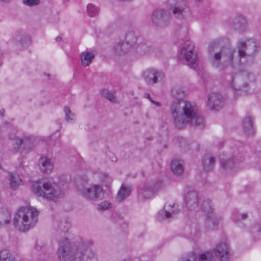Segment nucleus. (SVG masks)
Listing matches in <instances>:
<instances>
[{"mask_svg": "<svg viewBox=\"0 0 261 261\" xmlns=\"http://www.w3.org/2000/svg\"><path fill=\"white\" fill-rule=\"evenodd\" d=\"M98 177L101 184L106 187H109L111 184V178L106 173H100Z\"/></svg>", "mask_w": 261, "mask_h": 261, "instance_id": "473e14b6", "label": "nucleus"}, {"mask_svg": "<svg viewBox=\"0 0 261 261\" xmlns=\"http://www.w3.org/2000/svg\"><path fill=\"white\" fill-rule=\"evenodd\" d=\"M38 165L41 171L45 173L51 172L54 168L53 161L46 156L41 157Z\"/></svg>", "mask_w": 261, "mask_h": 261, "instance_id": "a211bd4d", "label": "nucleus"}, {"mask_svg": "<svg viewBox=\"0 0 261 261\" xmlns=\"http://www.w3.org/2000/svg\"><path fill=\"white\" fill-rule=\"evenodd\" d=\"M20 43L22 47H26L31 44V39L30 36L24 35L21 38Z\"/></svg>", "mask_w": 261, "mask_h": 261, "instance_id": "ea45409f", "label": "nucleus"}, {"mask_svg": "<svg viewBox=\"0 0 261 261\" xmlns=\"http://www.w3.org/2000/svg\"><path fill=\"white\" fill-rule=\"evenodd\" d=\"M57 254L60 261H91L95 256L87 245L82 244L77 249L72 248L67 238L60 240Z\"/></svg>", "mask_w": 261, "mask_h": 261, "instance_id": "7ed1b4c3", "label": "nucleus"}, {"mask_svg": "<svg viewBox=\"0 0 261 261\" xmlns=\"http://www.w3.org/2000/svg\"><path fill=\"white\" fill-rule=\"evenodd\" d=\"M123 261H129L128 259H124Z\"/></svg>", "mask_w": 261, "mask_h": 261, "instance_id": "4d7b16f0", "label": "nucleus"}, {"mask_svg": "<svg viewBox=\"0 0 261 261\" xmlns=\"http://www.w3.org/2000/svg\"><path fill=\"white\" fill-rule=\"evenodd\" d=\"M95 51H85L81 53L80 56L81 64L84 67L90 65L95 57Z\"/></svg>", "mask_w": 261, "mask_h": 261, "instance_id": "b1692460", "label": "nucleus"}, {"mask_svg": "<svg viewBox=\"0 0 261 261\" xmlns=\"http://www.w3.org/2000/svg\"><path fill=\"white\" fill-rule=\"evenodd\" d=\"M215 162V158L212 154L211 153L205 154L202 161L203 169L207 172L212 171L214 167Z\"/></svg>", "mask_w": 261, "mask_h": 261, "instance_id": "aec40b11", "label": "nucleus"}, {"mask_svg": "<svg viewBox=\"0 0 261 261\" xmlns=\"http://www.w3.org/2000/svg\"><path fill=\"white\" fill-rule=\"evenodd\" d=\"M39 213L32 206L20 208L13 219L15 227L20 231H26L33 228L37 223Z\"/></svg>", "mask_w": 261, "mask_h": 261, "instance_id": "20e7f679", "label": "nucleus"}, {"mask_svg": "<svg viewBox=\"0 0 261 261\" xmlns=\"http://www.w3.org/2000/svg\"><path fill=\"white\" fill-rule=\"evenodd\" d=\"M20 151H21V153H23V150H21Z\"/></svg>", "mask_w": 261, "mask_h": 261, "instance_id": "6e6d98bb", "label": "nucleus"}, {"mask_svg": "<svg viewBox=\"0 0 261 261\" xmlns=\"http://www.w3.org/2000/svg\"><path fill=\"white\" fill-rule=\"evenodd\" d=\"M187 206L191 208H196L198 207V194L195 191H191L187 194L185 197Z\"/></svg>", "mask_w": 261, "mask_h": 261, "instance_id": "412c9836", "label": "nucleus"}, {"mask_svg": "<svg viewBox=\"0 0 261 261\" xmlns=\"http://www.w3.org/2000/svg\"><path fill=\"white\" fill-rule=\"evenodd\" d=\"M13 255L8 250H3L0 252V261H6Z\"/></svg>", "mask_w": 261, "mask_h": 261, "instance_id": "4c0bfd02", "label": "nucleus"}, {"mask_svg": "<svg viewBox=\"0 0 261 261\" xmlns=\"http://www.w3.org/2000/svg\"><path fill=\"white\" fill-rule=\"evenodd\" d=\"M248 217V214L246 213H235L233 215V219L236 221H240L246 219Z\"/></svg>", "mask_w": 261, "mask_h": 261, "instance_id": "e433bc0d", "label": "nucleus"}, {"mask_svg": "<svg viewBox=\"0 0 261 261\" xmlns=\"http://www.w3.org/2000/svg\"><path fill=\"white\" fill-rule=\"evenodd\" d=\"M170 167L172 171L175 175H180L184 172V161L178 159L173 160L171 163Z\"/></svg>", "mask_w": 261, "mask_h": 261, "instance_id": "5701e85b", "label": "nucleus"}, {"mask_svg": "<svg viewBox=\"0 0 261 261\" xmlns=\"http://www.w3.org/2000/svg\"><path fill=\"white\" fill-rule=\"evenodd\" d=\"M170 19L169 13L163 9L155 10L152 16L153 23L160 27H164L167 25Z\"/></svg>", "mask_w": 261, "mask_h": 261, "instance_id": "6e6552de", "label": "nucleus"}, {"mask_svg": "<svg viewBox=\"0 0 261 261\" xmlns=\"http://www.w3.org/2000/svg\"><path fill=\"white\" fill-rule=\"evenodd\" d=\"M101 95L113 103H117L118 100L115 93L107 89H102L100 91Z\"/></svg>", "mask_w": 261, "mask_h": 261, "instance_id": "7c9ffc66", "label": "nucleus"}, {"mask_svg": "<svg viewBox=\"0 0 261 261\" xmlns=\"http://www.w3.org/2000/svg\"><path fill=\"white\" fill-rule=\"evenodd\" d=\"M202 208L206 215L213 214L214 208L212 205V202L210 200L207 199L204 201L202 203Z\"/></svg>", "mask_w": 261, "mask_h": 261, "instance_id": "2f4dec72", "label": "nucleus"}, {"mask_svg": "<svg viewBox=\"0 0 261 261\" xmlns=\"http://www.w3.org/2000/svg\"><path fill=\"white\" fill-rule=\"evenodd\" d=\"M9 181L10 187L13 190L17 189L21 182V179L18 175L12 173L9 175Z\"/></svg>", "mask_w": 261, "mask_h": 261, "instance_id": "c756f323", "label": "nucleus"}, {"mask_svg": "<svg viewBox=\"0 0 261 261\" xmlns=\"http://www.w3.org/2000/svg\"><path fill=\"white\" fill-rule=\"evenodd\" d=\"M215 255L220 261H230V253L228 245L225 243H221L217 245L215 249Z\"/></svg>", "mask_w": 261, "mask_h": 261, "instance_id": "4468645a", "label": "nucleus"}, {"mask_svg": "<svg viewBox=\"0 0 261 261\" xmlns=\"http://www.w3.org/2000/svg\"><path fill=\"white\" fill-rule=\"evenodd\" d=\"M137 41V36L135 32L129 31L126 34L124 41L129 45V46H130L132 48H134Z\"/></svg>", "mask_w": 261, "mask_h": 261, "instance_id": "bb28decb", "label": "nucleus"}, {"mask_svg": "<svg viewBox=\"0 0 261 261\" xmlns=\"http://www.w3.org/2000/svg\"><path fill=\"white\" fill-rule=\"evenodd\" d=\"M111 203L105 201L103 202H101L100 204H99L97 206V208L98 210H101V211H105L106 210H108L110 207Z\"/></svg>", "mask_w": 261, "mask_h": 261, "instance_id": "c03bdc74", "label": "nucleus"}, {"mask_svg": "<svg viewBox=\"0 0 261 261\" xmlns=\"http://www.w3.org/2000/svg\"><path fill=\"white\" fill-rule=\"evenodd\" d=\"M247 76V73H239L233 77L231 85L234 90L244 92L248 91V82L244 81Z\"/></svg>", "mask_w": 261, "mask_h": 261, "instance_id": "9d476101", "label": "nucleus"}, {"mask_svg": "<svg viewBox=\"0 0 261 261\" xmlns=\"http://www.w3.org/2000/svg\"><path fill=\"white\" fill-rule=\"evenodd\" d=\"M172 94L173 96L177 98V99H181L180 97L184 95V92L179 88H175L172 90Z\"/></svg>", "mask_w": 261, "mask_h": 261, "instance_id": "58836bf2", "label": "nucleus"}, {"mask_svg": "<svg viewBox=\"0 0 261 261\" xmlns=\"http://www.w3.org/2000/svg\"><path fill=\"white\" fill-rule=\"evenodd\" d=\"M163 73L155 69L149 68L144 71L143 77L146 83L148 85L156 84L159 79L163 77Z\"/></svg>", "mask_w": 261, "mask_h": 261, "instance_id": "9b49d317", "label": "nucleus"}, {"mask_svg": "<svg viewBox=\"0 0 261 261\" xmlns=\"http://www.w3.org/2000/svg\"><path fill=\"white\" fill-rule=\"evenodd\" d=\"M205 226L209 229H215L221 221V218L213 214L206 215Z\"/></svg>", "mask_w": 261, "mask_h": 261, "instance_id": "a878e982", "label": "nucleus"}, {"mask_svg": "<svg viewBox=\"0 0 261 261\" xmlns=\"http://www.w3.org/2000/svg\"><path fill=\"white\" fill-rule=\"evenodd\" d=\"M176 210V204L166 203L164 208L159 211L158 219L159 221H162L166 219L172 218Z\"/></svg>", "mask_w": 261, "mask_h": 261, "instance_id": "f8f14e48", "label": "nucleus"}, {"mask_svg": "<svg viewBox=\"0 0 261 261\" xmlns=\"http://www.w3.org/2000/svg\"><path fill=\"white\" fill-rule=\"evenodd\" d=\"M15 143L17 146L14 147V150L17 152L20 150L21 145H23V149L28 151L33 146V141L30 137H24L22 139L16 138L14 139Z\"/></svg>", "mask_w": 261, "mask_h": 261, "instance_id": "dca6fc26", "label": "nucleus"}, {"mask_svg": "<svg viewBox=\"0 0 261 261\" xmlns=\"http://www.w3.org/2000/svg\"><path fill=\"white\" fill-rule=\"evenodd\" d=\"M40 0H23V3L28 6L33 7L40 4Z\"/></svg>", "mask_w": 261, "mask_h": 261, "instance_id": "37998d69", "label": "nucleus"}, {"mask_svg": "<svg viewBox=\"0 0 261 261\" xmlns=\"http://www.w3.org/2000/svg\"><path fill=\"white\" fill-rule=\"evenodd\" d=\"M145 96L151 102L153 100L150 95L149 93H145Z\"/></svg>", "mask_w": 261, "mask_h": 261, "instance_id": "09e8293b", "label": "nucleus"}, {"mask_svg": "<svg viewBox=\"0 0 261 261\" xmlns=\"http://www.w3.org/2000/svg\"><path fill=\"white\" fill-rule=\"evenodd\" d=\"M253 118L250 115H247L242 120V127L244 133L248 136H251L254 134Z\"/></svg>", "mask_w": 261, "mask_h": 261, "instance_id": "6ab92c4d", "label": "nucleus"}, {"mask_svg": "<svg viewBox=\"0 0 261 261\" xmlns=\"http://www.w3.org/2000/svg\"><path fill=\"white\" fill-rule=\"evenodd\" d=\"M162 185L161 181H158L155 184L152 185L149 182L145 184L142 192L141 193L142 198L143 199H147L151 198L153 194L159 190Z\"/></svg>", "mask_w": 261, "mask_h": 261, "instance_id": "ddd939ff", "label": "nucleus"}, {"mask_svg": "<svg viewBox=\"0 0 261 261\" xmlns=\"http://www.w3.org/2000/svg\"><path fill=\"white\" fill-rule=\"evenodd\" d=\"M64 112L65 115V120L68 121H71L74 120L75 114L70 110L69 107H65Z\"/></svg>", "mask_w": 261, "mask_h": 261, "instance_id": "f704fd0d", "label": "nucleus"}, {"mask_svg": "<svg viewBox=\"0 0 261 261\" xmlns=\"http://www.w3.org/2000/svg\"><path fill=\"white\" fill-rule=\"evenodd\" d=\"M224 100L223 96L218 93H211L207 98V106L210 110L219 111L223 106Z\"/></svg>", "mask_w": 261, "mask_h": 261, "instance_id": "1a4fd4ad", "label": "nucleus"}, {"mask_svg": "<svg viewBox=\"0 0 261 261\" xmlns=\"http://www.w3.org/2000/svg\"><path fill=\"white\" fill-rule=\"evenodd\" d=\"M133 187L129 185L122 184L115 197V200L118 203H121L128 197L132 190Z\"/></svg>", "mask_w": 261, "mask_h": 261, "instance_id": "2eb2a0df", "label": "nucleus"}, {"mask_svg": "<svg viewBox=\"0 0 261 261\" xmlns=\"http://www.w3.org/2000/svg\"><path fill=\"white\" fill-rule=\"evenodd\" d=\"M247 44L243 41L238 43V54L236 50L224 45L222 40L213 41L208 46L209 60L212 65L219 70L229 66L237 68L243 64L249 55L246 53Z\"/></svg>", "mask_w": 261, "mask_h": 261, "instance_id": "f257e3e1", "label": "nucleus"}, {"mask_svg": "<svg viewBox=\"0 0 261 261\" xmlns=\"http://www.w3.org/2000/svg\"><path fill=\"white\" fill-rule=\"evenodd\" d=\"M61 37H60V36H58L56 38V40L57 41H60L61 40Z\"/></svg>", "mask_w": 261, "mask_h": 261, "instance_id": "864d4df0", "label": "nucleus"}, {"mask_svg": "<svg viewBox=\"0 0 261 261\" xmlns=\"http://www.w3.org/2000/svg\"><path fill=\"white\" fill-rule=\"evenodd\" d=\"M61 229L63 231H67L69 227V224L67 221L62 222L60 224Z\"/></svg>", "mask_w": 261, "mask_h": 261, "instance_id": "de8ad7c7", "label": "nucleus"}, {"mask_svg": "<svg viewBox=\"0 0 261 261\" xmlns=\"http://www.w3.org/2000/svg\"><path fill=\"white\" fill-rule=\"evenodd\" d=\"M137 49L140 54L144 55L150 51V47L146 44H142L139 45Z\"/></svg>", "mask_w": 261, "mask_h": 261, "instance_id": "a19ab883", "label": "nucleus"}, {"mask_svg": "<svg viewBox=\"0 0 261 261\" xmlns=\"http://www.w3.org/2000/svg\"><path fill=\"white\" fill-rule=\"evenodd\" d=\"M11 218V212L7 208L0 210V227L8 225Z\"/></svg>", "mask_w": 261, "mask_h": 261, "instance_id": "393cba45", "label": "nucleus"}, {"mask_svg": "<svg viewBox=\"0 0 261 261\" xmlns=\"http://www.w3.org/2000/svg\"><path fill=\"white\" fill-rule=\"evenodd\" d=\"M180 58L187 61L188 66L194 69L197 65V54L194 51L193 43L191 41H186L180 50Z\"/></svg>", "mask_w": 261, "mask_h": 261, "instance_id": "423d86ee", "label": "nucleus"}, {"mask_svg": "<svg viewBox=\"0 0 261 261\" xmlns=\"http://www.w3.org/2000/svg\"><path fill=\"white\" fill-rule=\"evenodd\" d=\"M221 167L226 171H228L233 168L234 166V157L229 159L221 160L220 161Z\"/></svg>", "mask_w": 261, "mask_h": 261, "instance_id": "c85d7f7f", "label": "nucleus"}, {"mask_svg": "<svg viewBox=\"0 0 261 261\" xmlns=\"http://www.w3.org/2000/svg\"><path fill=\"white\" fill-rule=\"evenodd\" d=\"M87 184H88V180H87V178L86 177H84L83 178H79V179H77V180H76V186H77V188L78 189H79V186L80 185H82L83 186L84 185L85 188H88L89 187H87Z\"/></svg>", "mask_w": 261, "mask_h": 261, "instance_id": "49530a36", "label": "nucleus"}, {"mask_svg": "<svg viewBox=\"0 0 261 261\" xmlns=\"http://www.w3.org/2000/svg\"><path fill=\"white\" fill-rule=\"evenodd\" d=\"M151 103L156 106V107H161L162 106V105L161 103L160 102H158V101H155L154 100H153Z\"/></svg>", "mask_w": 261, "mask_h": 261, "instance_id": "8fccbe9b", "label": "nucleus"}, {"mask_svg": "<svg viewBox=\"0 0 261 261\" xmlns=\"http://www.w3.org/2000/svg\"><path fill=\"white\" fill-rule=\"evenodd\" d=\"M172 11L176 17L182 18L187 14V8L185 5H175L172 8Z\"/></svg>", "mask_w": 261, "mask_h": 261, "instance_id": "cd10ccee", "label": "nucleus"}, {"mask_svg": "<svg viewBox=\"0 0 261 261\" xmlns=\"http://www.w3.org/2000/svg\"><path fill=\"white\" fill-rule=\"evenodd\" d=\"M6 261H16L15 257L12 256H11V257H10L9 259H8L7 260H6Z\"/></svg>", "mask_w": 261, "mask_h": 261, "instance_id": "3c124183", "label": "nucleus"}, {"mask_svg": "<svg viewBox=\"0 0 261 261\" xmlns=\"http://www.w3.org/2000/svg\"><path fill=\"white\" fill-rule=\"evenodd\" d=\"M233 29L239 33H243L246 29V21L242 15L236 16L233 20Z\"/></svg>", "mask_w": 261, "mask_h": 261, "instance_id": "4be33fe9", "label": "nucleus"}, {"mask_svg": "<svg viewBox=\"0 0 261 261\" xmlns=\"http://www.w3.org/2000/svg\"><path fill=\"white\" fill-rule=\"evenodd\" d=\"M180 147L184 151H187L190 148L189 143L185 139H181V141L180 142Z\"/></svg>", "mask_w": 261, "mask_h": 261, "instance_id": "a18cd8bd", "label": "nucleus"}, {"mask_svg": "<svg viewBox=\"0 0 261 261\" xmlns=\"http://www.w3.org/2000/svg\"><path fill=\"white\" fill-rule=\"evenodd\" d=\"M87 10L89 16L94 17L98 14L99 9L92 4H89L87 7Z\"/></svg>", "mask_w": 261, "mask_h": 261, "instance_id": "72a5a7b5", "label": "nucleus"}, {"mask_svg": "<svg viewBox=\"0 0 261 261\" xmlns=\"http://www.w3.org/2000/svg\"><path fill=\"white\" fill-rule=\"evenodd\" d=\"M31 190L36 196L49 200H53L61 194L60 190L55 183L45 179L33 182Z\"/></svg>", "mask_w": 261, "mask_h": 261, "instance_id": "39448f33", "label": "nucleus"}, {"mask_svg": "<svg viewBox=\"0 0 261 261\" xmlns=\"http://www.w3.org/2000/svg\"><path fill=\"white\" fill-rule=\"evenodd\" d=\"M5 112V110H4V109L1 110H0V115L3 117L4 116Z\"/></svg>", "mask_w": 261, "mask_h": 261, "instance_id": "603ef678", "label": "nucleus"}, {"mask_svg": "<svg viewBox=\"0 0 261 261\" xmlns=\"http://www.w3.org/2000/svg\"><path fill=\"white\" fill-rule=\"evenodd\" d=\"M79 191L86 199L92 201H97L103 198L105 191L102 188L98 185H93L88 188L80 185Z\"/></svg>", "mask_w": 261, "mask_h": 261, "instance_id": "0eeeda50", "label": "nucleus"}, {"mask_svg": "<svg viewBox=\"0 0 261 261\" xmlns=\"http://www.w3.org/2000/svg\"><path fill=\"white\" fill-rule=\"evenodd\" d=\"M253 46L254 47H255L256 46V43L255 42H253Z\"/></svg>", "mask_w": 261, "mask_h": 261, "instance_id": "5fc2aeb1", "label": "nucleus"}, {"mask_svg": "<svg viewBox=\"0 0 261 261\" xmlns=\"http://www.w3.org/2000/svg\"><path fill=\"white\" fill-rule=\"evenodd\" d=\"M133 49L124 41L116 42L113 46L114 54L118 56H122L128 53Z\"/></svg>", "mask_w": 261, "mask_h": 261, "instance_id": "f3484780", "label": "nucleus"}, {"mask_svg": "<svg viewBox=\"0 0 261 261\" xmlns=\"http://www.w3.org/2000/svg\"><path fill=\"white\" fill-rule=\"evenodd\" d=\"M170 113L174 125L178 129L184 128L188 125L199 128L205 125L204 119L199 114L195 102L183 99H175L171 104Z\"/></svg>", "mask_w": 261, "mask_h": 261, "instance_id": "f03ea898", "label": "nucleus"}, {"mask_svg": "<svg viewBox=\"0 0 261 261\" xmlns=\"http://www.w3.org/2000/svg\"><path fill=\"white\" fill-rule=\"evenodd\" d=\"M214 256L211 252H206L200 255L199 258V261H212Z\"/></svg>", "mask_w": 261, "mask_h": 261, "instance_id": "c9c22d12", "label": "nucleus"}, {"mask_svg": "<svg viewBox=\"0 0 261 261\" xmlns=\"http://www.w3.org/2000/svg\"><path fill=\"white\" fill-rule=\"evenodd\" d=\"M240 73H247V76L246 77L244 78V81H245V82H248V85H249V84L250 83L253 82L254 81V76L252 73H250L247 71H243L241 72Z\"/></svg>", "mask_w": 261, "mask_h": 261, "instance_id": "79ce46f5", "label": "nucleus"}]
</instances>
